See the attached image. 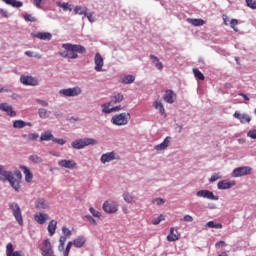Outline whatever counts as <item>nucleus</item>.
I'll use <instances>...</instances> for the list:
<instances>
[{
  "instance_id": "obj_1",
  "label": "nucleus",
  "mask_w": 256,
  "mask_h": 256,
  "mask_svg": "<svg viewBox=\"0 0 256 256\" xmlns=\"http://www.w3.org/2000/svg\"><path fill=\"white\" fill-rule=\"evenodd\" d=\"M21 179H23V175L21 171L15 170L11 172L5 169V166L0 165V182L1 183H9L10 187L19 193L21 191Z\"/></svg>"
},
{
  "instance_id": "obj_28",
  "label": "nucleus",
  "mask_w": 256,
  "mask_h": 256,
  "mask_svg": "<svg viewBox=\"0 0 256 256\" xmlns=\"http://www.w3.org/2000/svg\"><path fill=\"white\" fill-rule=\"evenodd\" d=\"M47 231H48L50 237H53L55 235V232L57 231V220H51L49 222Z\"/></svg>"
},
{
  "instance_id": "obj_36",
  "label": "nucleus",
  "mask_w": 256,
  "mask_h": 256,
  "mask_svg": "<svg viewBox=\"0 0 256 256\" xmlns=\"http://www.w3.org/2000/svg\"><path fill=\"white\" fill-rule=\"evenodd\" d=\"M121 83H123V85H131V83H135V76L134 75H125L122 80Z\"/></svg>"
},
{
  "instance_id": "obj_32",
  "label": "nucleus",
  "mask_w": 256,
  "mask_h": 256,
  "mask_svg": "<svg viewBox=\"0 0 256 256\" xmlns=\"http://www.w3.org/2000/svg\"><path fill=\"white\" fill-rule=\"evenodd\" d=\"M153 107L160 113V115L167 117V114L165 113V107L161 101H155Z\"/></svg>"
},
{
  "instance_id": "obj_39",
  "label": "nucleus",
  "mask_w": 256,
  "mask_h": 256,
  "mask_svg": "<svg viewBox=\"0 0 256 256\" xmlns=\"http://www.w3.org/2000/svg\"><path fill=\"white\" fill-rule=\"evenodd\" d=\"M208 229H223V224L215 223V221H209L205 224Z\"/></svg>"
},
{
  "instance_id": "obj_52",
  "label": "nucleus",
  "mask_w": 256,
  "mask_h": 256,
  "mask_svg": "<svg viewBox=\"0 0 256 256\" xmlns=\"http://www.w3.org/2000/svg\"><path fill=\"white\" fill-rule=\"evenodd\" d=\"M152 203H154V205H164V203H165V199H163V198H154L153 200H152Z\"/></svg>"
},
{
  "instance_id": "obj_31",
  "label": "nucleus",
  "mask_w": 256,
  "mask_h": 256,
  "mask_svg": "<svg viewBox=\"0 0 256 256\" xmlns=\"http://www.w3.org/2000/svg\"><path fill=\"white\" fill-rule=\"evenodd\" d=\"M179 239H180V236L177 230L175 233V228L174 227L170 228V235L167 236V241L173 242V241H179Z\"/></svg>"
},
{
  "instance_id": "obj_21",
  "label": "nucleus",
  "mask_w": 256,
  "mask_h": 256,
  "mask_svg": "<svg viewBox=\"0 0 256 256\" xmlns=\"http://www.w3.org/2000/svg\"><path fill=\"white\" fill-rule=\"evenodd\" d=\"M32 35L36 39H40V41H51V39H53V34L50 32H36Z\"/></svg>"
},
{
  "instance_id": "obj_61",
  "label": "nucleus",
  "mask_w": 256,
  "mask_h": 256,
  "mask_svg": "<svg viewBox=\"0 0 256 256\" xmlns=\"http://www.w3.org/2000/svg\"><path fill=\"white\" fill-rule=\"evenodd\" d=\"M247 137H250V139H256V129L248 131Z\"/></svg>"
},
{
  "instance_id": "obj_47",
  "label": "nucleus",
  "mask_w": 256,
  "mask_h": 256,
  "mask_svg": "<svg viewBox=\"0 0 256 256\" xmlns=\"http://www.w3.org/2000/svg\"><path fill=\"white\" fill-rule=\"evenodd\" d=\"M161 221H165V216L163 214H161L159 217L154 218L152 220V225H159V223H161Z\"/></svg>"
},
{
  "instance_id": "obj_16",
  "label": "nucleus",
  "mask_w": 256,
  "mask_h": 256,
  "mask_svg": "<svg viewBox=\"0 0 256 256\" xmlns=\"http://www.w3.org/2000/svg\"><path fill=\"white\" fill-rule=\"evenodd\" d=\"M235 185V180H222L218 182L217 188L219 189V191H225L227 189H231V187H235Z\"/></svg>"
},
{
  "instance_id": "obj_40",
  "label": "nucleus",
  "mask_w": 256,
  "mask_h": 256,
  "mask_svg": "<svg viewBox=\"0 0 256 256\" xmlns=\"http://www.w3.org/2000/svg\"><path fill=\"white\" fill-rule=\"evenodd\" d=\"M38 115L40 119H49V115H51V112L47 111V109L45 108H39Z\"/></svg>"
},
{
  "instance_id": "obj_51",
  "label": "nucleus",
  "mask_w": 256,
  "mask_h": 256,
  "mask_svg": "<svg viewBox=\"0 0 256 256\" xmlns=\"http://www.w3.org/2000/svg\"><path fill=\"white\" fill-rule=\"evenodd\" d=\"M71 247H73V242H68L67 246L65 248V251L63 253V256H69V252L71 251Z\"/></svg>"
},
{
  "instance_id": "obj_25",
  "label": "nucleus",
  "mask_w": 256,
  "mask_h": 256,
  "mask_svg": "<svg viewBox=\"0 0 256 256\" xmlns=\"http://www.w3.org/2000/svg\"><path fill=\"white\" fill-rule=\"evenodd\" d=\"M163 99L166 103H169L170 105L175 103V92H173V90H166Z\"/></svg>"
},
{
  "instance_id": "obj_22",
  "label": "nucleus",
  "mask_w": 256,
  "mask_h": 256,
  "mask_svg": "<svg viewBox=\"0 0 256 256\" xmlns=\"http://www.w3.org/2000/svg\"><path fill=\"white\" fill-rule=\"evenodd\" d=\"M59 167L64 169H75L77 167V163L74 160H60L58 162Z\"/></svg>"
},
{
  "instance_id": "obj_10",
  "label": "nucleus",
  "mask_w": 256,
  "mask_h": 256,
  "mask_svg": "<svg viewBox=\"0 0 256 256\" xmlns=\"http://www.w3.org/2000/svg\"><path fill=\"white\" fill-rule=\"evenodd\" d=\"M121 157L115 151L107 152L102 154L100 161L105 165V163H111V161H119Z\"/></svg>"
},
{
  "instance_id": "obj_46",
  "label": "nucleus",
  "mask_w": 256,
  "mask_h": 256,
  "mask_svg": "<svg viewBox=\"0 0 256 256\" xmlns=\"http://www.w3.org/2000/svg\"><path fill=\"white\" fill-rule=\"evenodd\" d=\"M24 20L29 23H35L37 21V18L33 17L31 14H24Z\"/></svg>"
},
{
  "instance_id": "obj_44",
  "label": "nucleus",
  "mask_w": 256,
  "mask_h": 256,
  "mask_svg": "<svg viewBox=\"0 0 256 256\" xmlns=\"http://www.w3.org/2000/svg\"><path fill=\"white\" fill-rule=\"evenodd\" d=\"M13 128L14 129H23V128H25V121H23V120H15L13 122Z\"/></svg>"
},
{
  "instance_id": "obj_23",
  "label": "nucleus",
  "mask_w": 256,
  "mask_h": 256,
  "mask_svg": "<svg viewBox=\"0 0 256 256\" xmlns=\"http://www.w3.org/2000/svg\"><path fill=\"white\" fill-rule=\"evenodd\" d=\"M171 136H167L162 143L154 146L155 151H165L171 145Z\"/></svg>"
},
{
  "instance_id": "obj_55",
  "label": "nucleus",
  "mask_w": 256,
  "mask_h": 256,
  "mask_svg": "<svg viewBox=\"0 0 256 256\" xmlns=\"http://www.w3.org/2000/svg\"><path fill=\"white\" fill-rule=\"evenodd\" d=\"M181 221H185L186 223H193V216L186 214L184 217L181 219Z\"/></svg>"
},
{
  "instance_id": "obj_56",
  "label": "nucleus",
  "mask_w": 256,
  "mask_h": 256,
  "mask_svg": "<svg viewBox=\"0 0 256 256\" xmlns=\"http://www.w3.org/2000/svg\"><path fill=\"white\" fill-rule=\"evenodd\" d=\"M36 103L41 107H49V102L46 100L36 99Z\"/></svg>"
},
{
  "instance_id": "obj_60",
  "label": "nucleus",
  "mask_w": 256,
  "mask_h": 256,
  "mask_svg": "<svg viewBox=\"0 0 256 256\" xmlns=\"http://www.w3.org/2000/svg\"><path fill=\"white\" fill-rule=\"evenodd\" d=\"M124 109H125V106H121V105L114 106L112 107V113H117L119 111H123Z\"/></svg>"
},
{
  "instance_id": "obj_4",
  "label": "nucleus",
  "mask_w": 256,
  "mask_h": 256,
  "mask_svg": "<svg viewBox=\"0 0 256 256\" xmlns=\"http://www.w3.org/2000/svg\"><path fill=\"white\" fill-rule=\"evenodd\" d=\"M89 145H97V140L93 138H80L71 142L72 149H85V147H89Z\"/></svg>"
},
{
  "instance_id": "obj_13",
  "label": "nucleus",
  "mask_w": 256,
  "mask_h": 256,
  "mask_svg": "<svg viewBox=\"0 0 256 256\" xmlns=\"http://www.w3.org/2000/svg\"><path fill=\"white\" fill-rule=\"evenodd\" d=\"M34 205L38 211H49L51 209V204L45 198H38Z\"/></svg>"
},
{
  "instance_id": "obj_64",
  "label": "nucleus",
  "mask_w": 256,
  "mask_h": 256,
  "mask_svg": "<svg viewBox=\"0 0 256 256\" xmlns=\"http://www.w3.org/2000/svg\"><path fill=\"white\" fill-rule=\"evenodd\" d=\"M10 98H12L13 101H19V99H21V95L13 93L12 95H10Z\"/></svg>"
},
{
  "instance_id": "obj_15",
  "label": "nucleus",
  "mask_w": 256,
  "mask_h": 256,
  "mask_svg": "<svg viewBox=\"0 0 256 256\" xmlns=\"http://www.w3.org/2000/svg\"><path fill=\"white\" fill-rule=\"evenodd\" d=\"M94 63H95L94 70L97 73H101V71H103V65H105V61L103 60V56H101V54H99V53H96L95 57H94Z\"/></svg>"
},
{
  "instance_id": "obj_43",
  "label": "nucleus",
  "mask_w": 256,
  "mask_h": 256,
  "mask_svg": "<svg viewBox=\"0 0 256 256\" xmlns=\"http://www.w3.org/2000/svg\"><path fill=\"white\" fill-rule=\"evenodd\" d=\"M29 161H32V163L39 164L43 161V158L37 154H32L29 156Z\"/></svg>"
},
{
  "instance_id": "obj_34",
  "label": "nucleus",
  "mask_w": 256,
  "mask_h": 256,
  "mask_svg": "<svg viewBox=\"0 0 256 256\" xmlns=\"http://www.w3.org/2000/svg\"><path fill=\"white\" fill-rule=\"evenodd\" d=\"M150 59H151L153 65H155L156 69H158L159 71H161V69H163V63H161V61H159V58L157 56L151 54Z\"/></svg>"
},
{
  "instance_id": "obj_14",
  "label": "nucleus",
  "mask_w": 256,
  "mask_h": 256,
  "mask_svg": "<svg viewBox=\"0 0 256 256\" xmlns=\"http://www.w3.org/2000/svg\"><path fill=\"white\" fill-rule=\"evenodd\" d=\"M20 83L30 87H37V85H39V80L33 76H21Z\"/></svg>"
},
{
  "instance_id": "obj_5",
  "label": "nucleus",
  "mask_w": 256,
  "mask_h": 256,
  "mask_svg": "<svg viewBox=\"0 0 256 256\" xmlns=\"http://www.w3.org/2000/svg\"><path fill=\"white\" fill-rule=\"evenodd\" d=\"M8 207L12 211L15 221L20 225V227H23V213L21 212V206H19L17 202H10Z\"/></svg>"
},
{
  "instance_id": "obj_53",
  "label": "nucleus",
  "mask_w": 256,
  "mask_h": 256,
  "mask_svg": "<svg viewBox=\"0 0 256 256\" xmlns=\"http://www.w3.org/2000/svg\"><path fill=\"white\" fill-rule=\"evenodd\" d=\"M53 143H57V145H65V143H67V141L63 138H53Z\"/></svg>"
},
{
  "instance_id": "obj_49",
  "label": "nucleus",
  "mask_w": 256,
  "mask_h": 256,
  "mask_svg": "<svg viewBox=\"0 0 256 256\" xmlns=\"http://www.w3.org/2000/svg\"><path fill=\"white\" fill-rule=\"evenodd\" d=\"M221 179V175L219 173H214L209 179L210 183H215V181H219Z\"/></svg>"
},
{
  "instance_id": "obj_26",
  "label": "nucleus",
  "mask_w": 256,
  "mask_h": 256,
  "mask_svg": "<svg viewBox=\"0 0 256 256\" xmlns=\"http://www.w3.org/2000/svg\"><path fill=\"white\" fill-rule=\"evenodd\" d=\"M20 169H22L25 175L26 183H31V181H33V173H31V170L27 166H21Z\"/></svg>"
},
{
  "instance_id": "obj_62",
  "label": "nucleus",
  "mask_w": 256,
  "mask_h": 256,
  "mask_svg": "<svg viewBox=\"0 0 256 256\" xmlns=\"http://www.w3.org/2000/svg\"><path fill=\"white\" fill-rule=\"evenodd\" d=\"M86 219H88L89 223H91L92 225H97V220H95V218H93V216L87 215Z\"/></svg>"
},
{
  "instance_id": "obj_50",
  "label": "nucleus",
  "mask_w": 256,
  "mask_h": 256,
  "mask_svg": "<svg viewBox=\"0 0 256 256\" xmlns=\"http://www.w3.org/2000/svg\"><path fill=\"white\" fill-rule=\"evenodd\" d=\"M89 211H90L91 215H93V217H97L98 219H100L101 212L95 210V208H93V207H90Z\"/></svg>"
},
{
  "instance_id": "obj_33",
  "label": "nucleus",
  "mask_w": 256,
  "mask_h": 256,
  "mask_svg": "<svg viewBox=\"0 0 256 256\" xmlns=\"http://www.w3.org/2000/svg\"><path fill=\"white\" fill-rule=\"evenodd\" d=\"M89 9L85 6L77 5L74 7V13L75 15H86L88 13Z\"/></svg>"
},
{
  "instance_id": "obj_48",
  "label": "nucleus",
  "mask_w": 256,
  "mask_h": 256,
  "mask_svg": "<svg viewBox=\"0 0 256 256\" xmlns=\"http://www.w3.org/2000/svg\"><path fill=\"white\" fill-rule=\"evenodd\" d=\"M84 17L88 19L89 23H95V16H93V12H86Z\"/></svg>"
},
{
  "instance_id": "obj_30",
  "label": "nucleus",
  "mask_w": 256,
  "mask_h": 256,
  "mask_svg": "<svg viewBox=\"0 0 256 256\" xmlns=\"http://www.w3.org/2000/svg\"><path fill=\"white\" fill-rule=\"evenodd\" d=\"M86 241L87 240L85 239V237L79 236L76 239H74L72 243L74 247H76V249H81V247L85 245Z\"/></svg>"
},
{
  "instance_id": "obj_57",
  "label": "nucleus",
  "mask_w": 256,
  "mask_h": 256,
  "mask_svg": "<svg viewBox=\"0 0 256 256\" xmlns=\"http://www.w3.org/2000/svg\"><path fill=\"white\" fill-rule=\"evenodd\" d=\"M79 51H68V59H77Z\"/></svg>"
},
{
  "instance_id": "obj_59",
  "label": "nucleus",
  "mask_w": 256,
  "mask_h": 256,
  "mask_svg": "<svg viewBox=\"0 0 256 256\" xmlns=\"http://www.w3.org/2000/svg\"><path fill=\"white\" fill-rule=\"evenodd\" d=\"M43 1L45 0H33V5H35L37 9H43V6L41 5Z\"/></svg>"
},
{
  "instance_id": "obj_58",
  "label": "nucleus",
  "mask_w": 256,
  "mask_h": 256,
  "mask_svg": "<svg viewBox=\"0 0 256 256\" xmlns=\"http://www.w3.org/2000/svg\"><path fill=\"white\" fill-rule=\"evenodd\" d=\"M237 25H239V21L237 19H232L230 21V27L232 29H234L235 31H237V28H235V27H237Z\"/></svg>"
},
{
  "instance_id": "obj_27",
  "label": "nucleus",
  "mask_w": 256,
  "mask_h": 256,
  "mask_svg": "<svg viewBox=\"0 0 256 256\" xmlns=\"http://www.w3.org/2000/svg\"><path fill=\"white\" fill-rule=\"evenodd\" d=\"M21 137L24 141H27V143H31V141H37V139H39V133L22 134Z\"/></svg>"
},
{
  "instance_id": "obj_2",
  "label": "nucleus",
  "mask_w": 256,
  "mask_h": 256,
  "mask_svg": "<svg viewBox=\"0 0 256 256\" xmlns=\"http://www.w3.org/2000/svg\"><path fill=\"white\" fill-rule=\"evenodd\" d=\"M62 47L64 48V50L60 51L59 55L64 59H68V57L70 56L69 51H78V53H82V54L86 53L87 51L85 47L77 44H71V43L62 44Z\"/></svg>"
},
{
  "instance_id": "obj_8",
  "label": "nucleus",
  "mask_w": 256,
  "mask_h": 256,
  "mask_svg": "<svg viewBox=\"0 0 256 256\" xmlns=\"http://www.w3.org/2000/svg\"><path fill=\"white\" fill-rule=\"evenodd\" d=\"M40 253L42 256H55L53 251V245H51V240L49 238L43 240L42 247L40 248Z\"/></svg>"
},
{
  "instance_id": "obj_29",
  "label": "nucleus",
  "mask_w": 256,
  "mask_h": 256,
  "mask_svg": "<svg viewBox=\"0 0 256 256\" xmlns=\"http://www.w3.org/2000/svg\"><path fill=\"white\" fill-rule=\"evenodd\" d=\"M6 5H10V7H14V9H21L23 7V3L19 0H2Z\"/></svg>"
},
{
  "instance_id": "obj_63",
  "label": "nucleus",
  "mask_w": 256,
  "mask_h": 256,
  "mask_svg": "<svg viewBox=\"0 0 256 256\" xmlns=\"http://www.w3.org/2000/svg\"><path fill=\"white\" fill-rule=\"evenodd\" d=\"M0 15L2 17H5L6 19H8L9 17V12H7V10L3 9V8H0Z\"/></svg>"
},
{
  "instance_id": "obj_20",
  "label": "nucleus",
  "mask_w": 256,
  "mask_h": 256,
  "mask_svg": "<svg viewBox=\"0 0 256 256\" xmlns=\"http://www.w3.org/2000/svg\"><path fill=\"white\" fill-rule=\"evenodd\" d=\"M124 100H125V96L122 93H114L113 95L110 96L109 103L111 105H119V103H123Z\"/></svg>"
},
{
  "instance_id": "obj_9",
  "label": "nucleus",
  "mask_w": 256,
  "mask_h": 256,
  "mask_svg": "<svg viewBox=\"0 0 256 256\" xmlns=\"http://www.w3.org/2000/svg\"><path fill=\"white\" fill-rule=\"evenodd\" d=\"M251 173H253V168H251L249 166H242V167H238V168L234 169L232 171L231 176L234 178L244 177V175H251Z\"/></svg>"
},
{
  "instance_id": "obj_17",
  "label": "nucleus",
  "mask_w": 256,
  "mask_h": 256,
  "mask_svg": "<svg viewBox=\"0 0 256 256\" xmlns=\"http://www.w3.org/2000/svg\"><path fill=\"white\" fill-rule=\"evenodd\" d=\"M0 111H4L9 117H17V112L14 111L13 106L9 105V103H0Z\"/></svg>"
},
{
  "instance_id": "obj_11",
  "label": "nucleus",
  "mask_w": 256,
  "mask_h": 256,
  "mask_svg": "<svg viewBox=\"0 0 256 256\" xmlns=\"http://www.w3.org/2000/svg\"><path fill=\"white\" fill-rule=\"evenodd\" d=\"M196 197H199L200 199H208L209 201H219V196H216L212 191L209 190L197 191Z\"/></svg>"
},
{
  "instance_id": "obj_7",
  "label": "nucleus",
  "mask_w": 256,
  "mask_h": 256,
  "mask_svg": "<svg viewBox=\"0 0 256 256\" xmlns=\"http://www.w3.org/2000/svg\"><path fill=\"white\" fill-rule=\"evenodd\" d=\"M73 235V232L69 230V228L63 226L62 227V236L59 238V245H58V251L63 252L65 251V243H67V239Z\"/></svg>"
},
{
  "instance_id": "obj_42",
  "label": "nucleus",
  "mask_w": 256,
  "mask_h": 256,
  "mask_svg": "<svg viewBox=\"0 0 256 256\" xmlns=\"http://www.w3.org/2000/svg\"><path fill=\"white\" fill-rule=\"evenodd\" d=\"M57 7H60V9H63V11H73V9L71 8V5L68 2H57L56 3Z\"/></svg>"
},
{
  "instance_id": "obj_54",
  "label": "nucleus",
  "mask_w": 256,
  "mask_h": 256,
  "mask_svg": "<svg viewBox=\"0 0 256 256\" xmlns=\"http://www.w3.org/2000/svg\"><path fill=\"white\" fill-rule=\"evenodd\" d=\"M247 7H250V9H256V1L254 0H245Z\"/></svg>"
},
{
  "instance_id": "obj_3",
  "label": "nucleus",
  "mask_w": 256,
  "mask_h": 256,
  "mask_svg": "<svg viewBox=\"0 0 256 256\" xmlns=\"http://www.w3.org/2000/svg\"><path fill=\"white\" fill-rule=\"evenodd\" d=\"M129 119H131V114L129 112H122L112 116L111 123L112 125H116V127H123L128 125Z\"/></svg>"
},
{
  "instance_id": "obj_6",
  "label": "nucleus",
  "mask_w": 256,
  "mask_h": 256,
  "mask_svg": "<svg viewBox=\"0 0 256 256\" xmlns=\"http://www.w3.org/2000/svg\"><path fill=\"white\" fill-rule=\"evenodd\" d=\"M60 97H79L83 93V89L79 86H74L72 88H64L59 90Z\"/></svg>"
},
{
  "instance_id": "obj_38",
  "label": "nucleus",
  "mask_w": 256,
  "mask_h": 256,
  "mask_svg": "<svg viewBox=\"0 0 256 256\" xmlns=\"http://www.w3.org/2000/svg\"><path fill=\"white\" fill-rule=\"evenodd\" d=\"M122 197L126 203H130V204L135 203V196H133V194L129 192H124L122 194Z\"/></svg>"
},
{
  "instance_id": "obj_37",
  "label": "nucleus",
  "mask_w": 256,
  "mask_h": 256,
  "mask_svg": "<svg viewBox=\"0 0 256 256\" xmlns=\"http://www.w3.org/2000/svg\"><path fill=\"white\" fill-rule=\"evenodd\" d=\"M54 137L51 131H46L40 135V141H53Z\"/></svg>"
},
{
  "instance_id": "obj_19",
  "label": "nucleus",
  "mask_w": 256,
  "mask_h": 256,
  "mask_svg": "<svg viewBox=\"0 0 256 256\" xmlns=\"http://www.w3.org/2000/svg\"><path fill=\"white\" fill-rule=\"evenodd\" d=\"M235 119H239L240 123L245 124V123H251V116L246 113H240L239 111H236L233 115Z\"/></svg>"
},
{
  "instance_id": "obj_45",
  "label": "nucleus",
  "mask_w": 256,
  "mask_h": 256,
  "mask_svg": "<svg viewBox=\"0 0 256 256\" xmlns=\"http://www.w3.org/2000/svg\"><path fill=\"white\" fill-rule=\"evenodd\" d=\"M193 73L196 79H200V81H205V76L201 71H199V69L197 68L193 69Z\"/></svg>"
},
{
  "instance_id": "obj_41",
  "label": "nucleus",
  "mask_w": 256,
  "mask_h": 256,
  "mask_svg": "<svg viewBox=\"0 0 256 256\" xmlns=\"http://www.w3.org/2000/svg\"><path fill=\"white\" fill-rule=\"evenodd\" d=\"M111 105L112 104H110V102L102 104V113H105L106 115H109V113H113V108H109L111 107Z\"/></svg>"
},
{
  "instance_id": "obj_24",
  "label": "nucleus",
  "mask_w": 256,
  "mask_h": 256,
  "mask_svg": "<svg viewBox=\"0 0 256 256\" xmlns=\"http://www.w3.org/2000/svg\"><path fill=\"white\" fill-rule=\"evenodd\" d=\"M6 256H25V254H23V251H14L13 244L8 243L6 245Z\"/></svg>"
},
{
  "instance_id": "obj_12",
  "label": "nucleus",
  "mask_w": 256,
  "mask_h": 256,
  "mask_svg": "<svg viewBox=\"0 0 256 256\" xmlns=\"http://www.w3.org/2000/svg\"><path fill=\"white\" fill-rule=\"evenodd\" d=\"M103 210L105 213H117L119 205L113 200H107L103 203Z\"/></svg>"
},
{
  "instance_id": "obj_18",
  "label": "nucleus",
  "mask_w": 256,
  "mask_h": 256,
  "mask_svg": "<svg viewBox=\"0 0 256 256\" xmlns=\"http://www.w3.org/2000/svg\"><path fill=\"white\" fill-rule=\"evenodd\" d=\"M34 221H36L38 225H45V223L49 221V214L43 212L35 213Z\"/></svg>"
},
{
  "instance_id": "obj_35",
  "label": "nucleus",
  "mask_w": 256,
  "mask_h": 256,
  "mask_svg": "<svg viewBox=\"0 0 256 256\" xmlns=\"http://www.w3.org/2000/svg\"><path fill=\"white\" fill-rule=\"evenodd\" d=\"M187 21L188 23H190V25H193L194 27H203V25H205L203 19L188 18Z\"/></svg>"
}]
</instances>
